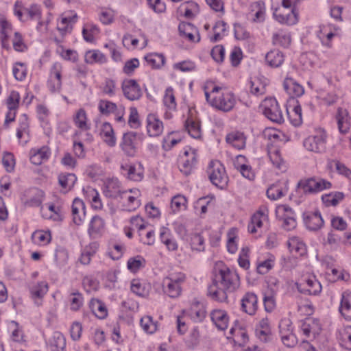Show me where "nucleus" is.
I'll use <instances>...</instances> for the list:
<instances>
[{
  "label": "nucleus",
  "mask_w": 351,
  "mask_h": 351,
  "mask_svg": "<svg viewBox=\"0 0 351 351\" xmlns=\"http://www.w3.org/2000/svg\"><path fill=\"white\" fill-rule=\"evenodd\" d=\"M302 330L307 337H315L320 332L321 326L318 321L308 319L303 323Z\"/></svg>",
  "instance_id": "39"
},
{
  "label": "nucleus",
  "mask_w": 351,
  "mask_h": 351,
  "mask_svg": "<svg viewBox=\"0 0 351 351\" xmlns=\"http://www.w3.org/2000/svg\"><path fill=\"white\" fill-rule=\"evenodd\" d=\"M42 215L44 218L60 221L62 219L61 210L53 204H46L41 208Z\"/></svg>",
  "instance_id": "37"
},
{
  "label": "nucleus",
  "mask_w": 351,
  "mask_h": 351,
  "mask_svg": "<svg viewBox=\"0 0 351 351\" xmlns=\"http://www.w3.org/2000/svg\"><path fill=\"white\" fill-rule=\"evenodd\" d=\"M105 230V220L98 215L93 216L88 223L87 232L92 238L101 237L104 233Z\"/></svg>",
  "instance_id": "18"
},
{
  "label": "nucleus",
  "mask_w": 351,
  "mask_h": 351,
  "mask_svg": "<svg viewBox=\"0 0 351 351\" xmlns=\"http://www.w3.org/2000/svg\"><path fill=\"white\" fill-rule=\"evenodd\" d=\"M273 43L276 45L287 47L291 43L290 33L285 31H279L273 36Z\"/></svg>",
  "instance_id": "56"
},
{
  "label": "nucleus",
  "mask_w": 351,
  "mask_h": 351,
  "mask_svg": "<svg viewBox=\"0 0 351 351\" xmlns=\"http://www.w3.org/2000/svg\"><path fill=\"white\" fill-rule=\"evenodd\" d=\"M276 215L278 220L282 222V226L285 230H293L297 222L293 209L287 205L280 204L276 208Z\"/></svg>",
  "instance_id": "9"
},
{
  "label": "nucleus",
  "mask_w": 351,
  "mask_h": 351,
  "mask_svg": "<svg viewBox=\"0 0 351 351\" xmlns=\"http://www.w3.org/2000/svg\"><path fill=\"white\" fill-rule=\"evenodd\" d=\"M77 178L73 173L61 174L58 177L60 185L66 191L70 190L74 186Z\"/></svg>",
  "instance_id": "60"
},
{
  "label": "nucleus",
  "mask_w": 351,
  "mask_h": 351,
  "mask_svg": "<svg viewBox=\"0 0 351 351\" xmlns=\"http://www.w3.org/2000/svg\"><path fill=\"white\" fill-rule=\"evenodd\" d=\"M287 245L290 254L293 256H302L307 252L305 243L299 237H292L289 238Z\"/></svg>",
  "instance_id": "25"
},
{
  "label": "nucleus",
  "mask_w": 351,
  "mask_h": 351,
  "mask_svg": "<svg viewBox=\"0 0 351 351\" xmlns=\"http://www.w3.org/2000/svg\"><path fill=\"white\" fill-rule=\"evenodd\" d=\"M273 16L280 24L293 25L299 20L297 6L289 0H281V3L274 10Z\"/></svg>",
  "instance_id": "4"
},
{
  "label": "nucleus",
  "mask_w": 351,
  "mask_h": 351,
  "mask_svg": "<svg viewBox=\"0 0 351 351\" xmlns=\"http://www.w3.org/2000/svg\"><path fill=\"white\" fill-rule=\"evenodd\" d=\"M327 132L321 127H317L310 131L303 141L304 149L315 154L324 153L326 149Z\"/></svg>",
  "instance_id": "3"
},
{
  "label": "nucleus",
  "mask_w": 351,
  "mask_h": 351,
  "mask_svg": "<svg viewBox=\"0 0 351 351\" xmlns=\"http://www.w3.org/2000/svg\"><path fill=\"white\" fill-rule=\"evenodd\" d=\"M51 240L50 231L38 230L34 232L32 234V242L38 246H45L49 244Z\"/></svg>",
  "instance_id": "47"
},
{
  "label": "nucleus",
  "mask_w": 351,
  "mask_h": 351,
  "mask_svg": "<svg viewBox=\"0 0 351 351\" xmlns=\"http://www.w3.org/2000/svg\"><path fill=\"white\" fill-rule=\"evenodd\" d=\"M77 20V14L72 11L64 12L57 23V29L61 35H64L70 32L72 25Z\"/></svg>",
  "instance_id": "19"
},
{
  "label": "nucleus",
  "mask_w": 351,
  "mask_h": 351,
  "mask_svg": "<svg viewBox=\"0 0 351 351\" xmlns=\"http://www.w3.org/2000/svg\"><path fill=\"white\" fill-rule=\"evenodd\" d=\"M197 153L195 149L187 147L180 156L179 164L180 171L185 174L190 173L196 162Z\"/></svg>",
  "instance_id": "13"
},
{
  "label": "nucleus",
  "mask_w": 351,
  "mask_h": 351,
  "mask_svg": "<svg viewBox=\"0 0 351 351\" xmlns=\"http://www.w3.org/2000/svg\"><path fill=\"white\" fill-rule=\"evenodd\" d=\"M180 36L191 43H198L200 36L197 29L189 23H181L178 26Z\"/></svg>",
  "instance_id": "20"
},
{
  "label": "nucleus",
  "mask_w": 351,
  "mask_h": 351,
  "mask_svg": "<svg viewBox=\"0 0 351 351\" xmlns=\"http://www.w3.org/2000/svg\"><path fill=\"white\" fill-rule=\"evenodd\" d=\"M304 220L307 228L312 230L319 229L324 224V220L318 212L308 214Z\"/></svg>",
  "instance_id": "52"
},
{
  "label": "nucleus",
  "mask_w": 351,
  "mask_h": 351,
  "mask_svg": "<svg viewBox=\"0 0 351 351\" xmlns=\"http://www.w3.org/2000/svg\"><path fill=\"white\" fill-rule=\"evenodd\" d=\"M100 136L103 141L110 147L116 145V136L110 123L105 122L101 125Z\"/></svg>",
  "instance_id": "36"
},
{
  "label": "nucleus",
  "mask_w": 351,
  "mask_h": 351,
  "mask_svg": "<svg viewBox=\"0 0 351 351\" xmlns=\"http://www.w3.org/2000/svg\"><path fill=\"white\" fill-rule=\"evenodd\" d=\"M204 90L206 101L218 110L224 112L230 111L236 104L234 95L226 86H220L213 82H206Z\"/></svg>",
  "instance_id": "2"
},
{
  "label": "nucleus",
  "mask_w": 351,
  "mask_h": 351,
  "mask_svg": "<svg viewBox=\"0 0 351 351\" xmlns=\"http://www.w3.org/2000/svg\"><path fill=\"white\" fill-rule=\"evenodd\" d=\"M184 126L186 130L192 138L196 139L201 138L202 131L199 121L189 118L186 121Z\"/></svg>",
  "instance_id": "44"
},
{
  "label": "nucleus",
  "mask_w": 351,
  "mask_h": 351,
  "mask_svg": "<svg viewBox=\"0 0 351 351\" xmlns=\"http://www.w3.org/2000/svg\"><path fill=\"white\" fill-rule=\"evenodd\" d=\"M84 60L88 64H102L106 62V58L100 51L92 49L86 52Z\"/></svg>",
  "instance_id": "54"
},
{
  "label": "nucleus",
  "mask_w": 351,
  "mask_h": 351,
  "mask_svg": "<svg viewBox=\"0 0 351 351\" xmlns=\"http://www.w3.org/2000/svg\"><path fill=\"white\" fill-rule=\"evenodd\" d=\"M164 130L162 121L155 114H149L146 118V130L149 137H158Z\"/></svg>",
  "instance_id": "16"
},
{
  "label": "nucleus",
  "mask_w": 351,
  "mask_h": 351,
  "mask_svg": "<svg viewBox=\"0 0 351 351\" xmlns=\"http://www.w3.org/2000/svg\"><path fill=\"white\" fill-rule=\"evenodd\" d=\"M207 173L211 182L215 186L223 188L228 183V178L223 165L218 160L210 162Z\"/></svg>",
  "instance_id": "7"
},
{
  "label": "nucleus",
  "mask_w": 351,
  "mask_h": 351,
  "mask_svg": "<svg viewBox=\"0 0 351 351\" xmlns=\"http://www.w3.org/2000/svg\"><path fill=\"white\" fill-rule=\"evenodd\" d=\"M146 261L141 256H136L128 259L127 263L128 269L132 273L137 272L145 266Z\"/></svg>",
  "instance_id": "59"
},
{
  "label": "nucleus",
  "mask_w": 351,
  "mask_h": 351,
  "mask_svg": "<svg viewBox=\"0 0 351 351\" xmlns=\"http://www.w3.org/2000/svg\"><path fill=\"white\" fill-rule=\"evenodd\" d=\"M170 207L174 213L184 211L187 208V199L183 195H176L171 198Z\"/></svg>",
  "instance_id": "53"
},
{
  "label": "nucleus",
  "mask_w": 351,
  "mask_h": 351,
  "mask_svg": "<svg viewBox=\"0 0 351 351\" xmlns=\"http://www.w3.org/2000/svg\"><path fill=\"white\" fill-rule=\"evenodd\" d=\"M136 133L128 132L123 135L121 147L123 151L129 156H134L136 151Z\"/></svg>",
  "instance_id": "24"
},
{
  "label": "nucleus",
  "mask_w": 351,
  "mask_h": 351,
  "mask_svg": "<svg viewBox=\"0 0 351 351\" xmlns=\"http://www.w3.org/2000/svg\"><path fill=\"white\" fill-rule=\"evenodd\" d=\"M274 261L275 257L271 254H269L265 261H259L256 267L258 273L267 274L274 267Z\"/></svg>",
  "instance_id": "64"
},
{
  "label": "nucleus",
  "mask_w": 351,
  "mask_h": 351,
  "mask_svg": "<svg viewBox=\"0 0 351 351\" xmlns=\"http://www.w3.org/2000/svg\"><path fill=\"white\" fill-rule=\"evenodd\" d=\"M338 129L340 133L346 134L349 131L351 123L348 112L346 110L339 109L337 114Z\"/></svg>",
  "instance_id": "38"
},
{
  "label": "nucleus",
  "mask_w": 351,
  "mask_h": 351,
  "mask_svg": "<svg viewBox=\"0 0 351 351\" xmlns=\"http://www.w3.org/2000/svg\"><path fill=\"white\" fill-rule=\"evenodd\" d=\"M72 221L76 226L82 225L86 219V206L84 202L75 198L71 206Z\"/></svg>",
  "instance_id": "15"
},
{
  "label": "nucleus",
  "mask_w": 351,
  "mask_h": 351,
  "mask_svg": "<svg viewBox=\"0 0 351 351\" xmlns=\"http://www.w3.org/2000/svg\"><path fill=\"white\" fill-rule=\"evenodd\" d=\"M199 11V5L194 1H186L182 3L178 9V14L185 18H193Z\"/></svg>",
  "instance_id": "32"
},
{
  "label": "nucleus",
  "mask_w": 351,
  "mask_h": 351,
  "mask_svg": "<svg viewBox=\"0 0 351 351\" xmlns=\"http://www.w3.org/2000/svg\"><path fill=\"white\" fill-rule=\"evenodd\" d=\"M243 310L249 315H254L258 309V299L253 293H247L241 300Z\"/></svg>",
  "instance_id": "29"
},
{
  "label": "nucleus",
  "mask_w": 351,
  "mask_h": 351,
  "mask_svg": "<svg viewBox=\"0 0 351 351\" xmlns=\"http://www.w3.org/2000/svg\"><path fill=\"white\" fill-rule=\"evenodd\" d=\"M266 62L269 66L274 68L280 66L285 61V55L278 49L269 51L265 56Z\"/></svg>",
  "instance_id": "41"
},
{
  "label": "nucleus",
  "mask_w": 351,
  "mask_h": 351,
  "mask_svg": "<svg viewBox=\"0 0 351 351\" xmlns=\"http://www.w3.org/2000/svg\"><path fill=\"white\" fill-rule=\"evenodd\" d=\"M131 291L136 295L141 297L149 295L152 289L151 285L138 279H134L131 282Z\"/></svg>",
  "instance_id": "35"
},
{
  "label": "nucleus",
  "mask_w": 351,
  "mask_h": 351,
  "mask_svg": "<svg viewBox=\"0 0 351 351\" xmlns=\"http://www.w3.org/2000/svg\"><path fill=\"white\" fill-rule=\"evenodd\" d=\"M266 5L263 1L252 2L250 5L249 16L254 23H262L266 16Z\"/></svg>",
  "instance_id": "17"
},
{
  "label": "nucleus",
  "mask_w": 351,
  "mask_h": 351,
  "mask_svg": "<svg viewBox=\"0 0 351 351\" xmlns=\"http://www.w3.org/2000/svg\"><path fill=\"white\" fill-rule=\"evenodd\" d=\"M1 41L3 47L8 48V37L12 33V25L5 20H1L0 22Z\"/></svg>",
  "instance_id": "63"
},
{
  "label": "nucleus",
  "mask_w": 351,
  "mask_h": 351,
  "mask_svg": "<svg viewBox=\"0 0 351 351\" xmlns=\"http://www.w3.org/2000/svg\"><path fill=\"white\" fill-rule=\"evenodd\" d=\"M213 322L219 330H223L227 328L229 322V317L224 310L215 309L210 313Z\"/></svg>",
  "instance_id": "31"
},
{
  "label": "nucleus",
  "mask_w": 351,
  "mask_h": 351,
  "mask_svg": "<svg viewBox=\"0 0 351 351\" xmlns=\"http://www.w3.org/2000/svg\"><path fill=\"white\" fill-rule=\"evenodd\" d=\"M337 28L330 24H323L319 26L317 35L322 43L326 46H330L332 38L337 34Z\"/></svg>",
  "instance_id": "28"
},
{
  "label": "nucleus",
  "mask_w": 351,
  "mask_h": 351,
  "mask_svg": "<svg viewBox=\"0 0 351 351\" xmlns=\"http://www.w3.org/2000/svg\"><path fill=\"white\" fill-rule=\"evenodd\" d=\"M100 112L105 115L113 114L116 121L125 123L124 114L125 107L120 105L117 106L116 104L108 101L101 100L98 105Z\"/></svg>",
  "instance_id": "11"
},
{
  "label": "nucleus",
  "mask_w": 351,
  "mask_h": 351,
  "mask_svg": "<svg viewBox=\"0 0 351 351\" xmlns=\"http://www.w3.org/2000/svg\"><path fill=\"white\" fill-rule=\"evenodd\" d=\"M99 248V243L97 242H92L86 245L80 257V262L83 265H88L92 257L96 254Z\"/></svg>",
  "instance_id": "49"
},
{
  "label": "nucleus",
  "mask_w": 351,
  "mask_h": 351,
  "mask_svg": "<svg viewBox=\"0 0 351 351\" xmlns=\"http://www.w3.org/2000/svg\"><path fill=\"white\" fill-rule=\"evenodd\" d=\"M341 345L348 350H351V326H346L339 333Z\"/></svg>",
  "instance_id": "62"
},
{
  "label": "nucleus",
  "mask_w": 351,
  "mask_h": 351,
  "mask_svg": "<svg viewBox=\"0 0 351 351\" xmlns=\"http://www.w3.org/2000/svg\"><path fill=\"white\" fill-rule=\"evenodd\" d=\"M298 186L304 193H313L330 189L332 184L322 178H308L301 180Z\"/></svg>",
  "instance_id": "10"
},
{
  "label": "nucleus",
  "mask_w": 351,
  "mask_h": 351,
  "mask_svg": "<svg viewBox=\"0 0 351 351\" xmlns=\"http://www.w3.org/2000/svg\"><path fill=\"white\" fill-rule=\"evenodd\" d=\"M288 191L287 182H278L269 187L267 195L269 199L276 200L284 196Z\"/></svg>",
  "instance_id": "30"
},
{
  "label": "nucleus",
  "mask_w": 351,
  "mask_h": 351,
  "mask_svg": "<svg viewBox=\"0 0 351 351\" xmlns=\"http://www.w3.org/2000/svg\"><path fill=\"white\" fill-rule=\"evenodd\" d=\"M69 303L71 311L74 312L80 311L84 304L82 294L78 291H73L69 295Z\"/></svg>",
  "instance_id": "55"
},
{
  "label": "nucleus",
  "mask_w": 351,
  "mask_h": 351,
  "mask_svg": "<svg viewBox=\"0 0 351 351\" xmlns=\"http://www.w3.org/2000/svg\"><path fill=\"white\" fill-rule=\"evenodd\" d=\"M268 155L270 161L274 167L281 171L285 170V162L281 156L280 150L277 147H270L268 150Z\"/></svg>",
  "instance_id": "45"
},
{
  "label": "nucleus",
  "mask_w": 351,
  "mask_h": 351,
  "mask_svg": "<svg viewBox=\"0 0 351 351\" xmlns=\"http://www.w3.org/2000/svg\"><path fill=\"white\" fill-rule=\"evenodd\" d=\"M141 191L138 189H132L123 191L121 198L125 210L133 211L141 205Z\"/></svg>",
  "instance_id": "12"
},
{
  "label": "nucleus",
  "mask_w": 351,
  "mask_h": 351,
  "mask_svg": "<svg viewBox=\"0 0 351 351\" xmlns=\"http://www.w3.org/2000/svg\"><path fill=\"white\" fill-rule=\"evenodd\" d=\"M296 288L301 293L310 295H318L321 293L322 287L316 276L312 274H306L301 276L295 282Z\"/></svg>",
  "instance_id": "6"
},
{
  "label": "nucleus",
  "mask_w": 351,
  "mask_h": 351,
  "mask_svg": "<svg viewBox=\"0 0 351 351\" xmlns=\"http://www.w3.org/2000/svg\"><path fill=\"white\" fill-rule=\"evenodd\" d=\"M75 125L82 131H86L90 129V123L84 109L80 108L76 110L73 117Z\"/></svg>",
  "instance_id": "34"
},
{
  "label": "nucleus",
  "mask_w": 351,
  "mask_h": 351,
  "mask_svg": "<svg viewBox=\"0 0 351 351\" xmlns=\"http://www.w3.org/2000/svg\"><path fill=\"white\" fill-rule=\"evenodd\" d=\"M121 169L125 172L128 178L133 181H141L143 178L144 169L141 164L125 165Z\"/></svg>",
  "instance_id": "27"
},
{
  "label": "nucleus",
  "mask_w": 351,
  "mask_h": 351,
  "mask_svg": "<svg viewBox=\"0 0 351 351\" xmlns=\"http://www.w3.org/2000/svg\"><path fill=\"white\" fill-rule=\"evenodd\" d=\"M226 142L238 149L245 146V137L239 132H232L226 136Z\"/></svg>",
  "instance_id": "51"
},
{
  "label": "nucleus",
  "mask_w": 351,
  "mask_h": 351,
  "mask_svg": "<svg viewBox=\"0 0 351 351\" xmlns=\"http://www.w3.org/2000/svg\"><path fill=\"white\" fill-rule=\"evenodd\" d=\"M140 324L142 329L148 334H153L158 330V323L152 317L146 315L141 319Z\"/></svg>",
  "instance_id": "58"
},
{
  "label": "nucleus",
  "mask_w": 351,
  "mask_h": 351,
  "mask_svg": "<svg viewBox=\"0 0 351 351\" xmlns=\"http://www.w3.org/2000/svg\"><path fill=\"white\" fill-rule=\"evenodd\" d=\"M89 308L91 312L99 319H104L108 315V309L104 302L95 298L90 300Z\"/></svg>",
  "instance_id": "42"
},
{
  "label": "nucleus",
  "mask_w": 351,
  "mask_h": 351,
  "mask_svg": "<svg viewBox=\"0 0 351 351\" xmlns=\"http://www.w3.org/2000/svg\"><path fill=\"white\" fill-rule=\"evenodd\" d=\"M344 198V194L342 192H335L322 195V199L324 204L327 206H336Z\"/></svg>",
  "instance_id": "57"
},
{
  "label": "nucleus",
  "mask_w": 351,
  "mask_h": 351,
  "mask_svg": "<svg viewBox=\"0 0 351 351\" xmlns=\"http://www.w3.org/2000/svg\"><path fill=\"white\" fill-rule=\"evenodd\" d=\"M239 285L238 274L223 262H217L213 282L208 287V295L216 301L224 302L228 298L227 292L236 290Z\"/></svg>",
  "instance_id": "1"
},
{
  "label": "nucleus",
  "mask_w": 351,
  "mask_h": 351,
  "mask_svg": "<svg viewBox=\"0 0 351 351\" xmlns=\"http://www.w3.org/2000/svg\"><path fill=\"white\" fill-rule=\"evenodd\" d=\"M183 137V133L181 132L176 131L169 132L164 137L162 146L166 149H170L180 143Z\"/></svg>",
  "instance_id": "50"
},
{
  "label": "nucleus",
  "mask_w": 351,
  "mask_h": 351,
  "mask_svg": "<svg viewBox=\"0 0 351 351\" xmlns=\"http://www.w3.org/2000/svg\"><path fill=\"white\" fill-rule=\"evenodd\" d=\"M51 155V149L47 146H43L40 148H34L29 152L30 162L35 165H40L47 161Z\"/></svg>",
  "instance_id": "23"
},
{
  "label": "nucleus",
  "mask_w": 351,
  "mask_h": 351,
  "mask_svg": "<svg viewBox=\"0 0 351 351\" xmlns=\"http://www.w3.org/2000/svg\"><path fill=\"white\" fill-rule=\"evenodd\" d=\"M339 311L346 320H351V290L343 293Z\"/></svg>",
  "instance_id": "40"
},
{
  "label": "nucleus",
  "mask_w": 351,
  "mask_h": 351,
  "mask_svg": "<svg viewBox=\"0 0 351 351\" xmlns=\"http://www.w3.org/2000/svg\"><path fill=\"white\" fill-rule=\"evenodd\" d=\"M266 91V85L259 77H253L250 81V92L255 95H262Z\"/></svg>",
  "instance_id": "61"
},
{
  "label": "nucleus",
  "mask_w": 351,
  "mask_h": 351,
  "mask_svg": "<svg viewBox=\"0 0 351 351\" xmlns=\"http://www.w3.org/2000/svg\"><path fill=\"white\" fill-rule=\"evenodd\" d=\"M160 238L169 250L175 251L178 249V243L171 237V231L168 228L162 227L160 229Z\"/></svg>",
  "instance_id": "48"
},
{
  "label": "nucleus",
  "mask_w": 351,
  "mask_h": 351,
  "mask_svg": "<svg viewBox=\"0 0 351 351\" xmlns=\"http://www.w3.org/2000/svg\"><path fill=\"white\" fill-rule=\"evenodd\" d=\"M256 335L263 341H268L271 336V328L269 319H261L256 327Z\"/></svg>",
  "instance_id": "33"
},
{
  "label": "nucleus",
  "mask_w": 351,
  "mask_h": 351,
  "mask_svg": "<svg viewBox=\"0 0 351 351\" xmlns=\"http://www.w3.org/2000/svg\"><path fill=\"white\" fill-rule=\"evenodd\" d=\"M261 108L264 115L271 121L280 123L283 121L282 112L275 99H265L262 101Z\"/></svg>",
  "instance_id": "8"
},
{
  "label": "nucleus",
  "mask_w": 351,
  "mask_h": 351,
  "mask_svg": "<svg viewBox=\"0 0 351 351\" xmlns=\"http://www.w3.org/2000/svg\"><path fill=\"white\" fill-rule=\"evenodd\" d=\"M186 280V276L181 272L173 273L165 277L162 287L165 294L171 298H177L182 294V285Z\"/></svg>",
  "instance_id": "5"
},
{
  "label": "nucleus",
  "mask_w": 351,
  "mask_h": 351,
  "mask_svg": "<svg viewBox=\"0 0 351 351\" xmlns=\"http://www.w3.org/2000/svg\"><path fill=\"white\" fill-rule=\"evenodd\" d=\"M239 229L231 228L227 232V249L231 254H234L238 250Z\"/></svg>",
  "instance_id": "46"
},
{
  "label": "nucleus",
  "mask_w": 351,
  "mask_h": 351,
  "mask_svg": "<svg viewBox=\"0 0 351 351\" xmlns=\"http://www.w3.org/2000/svg\"><path fill=\"white\" fill-rule=\"evenodd\" d=\"M232 340L234 345L243 346L248 341V335L245 328L236 323L230 330V335L227 337Z\"/></svg>",
  "instance_id": "22"
},
{
  "label": "nucleus",
  "mask_w": 351,
  "mask_h": 351,
  "mask_svg": "<svg viewBox=\"0 0 351 351\" xmlns=\"http://www.w3.org/2000/svg\"><path fill=\"white\" fill-rule=\"evenodd\" d=\"M121 88L124 96L129 100H137L142 95L141 86L135 80H124L122 82Z\"/></svg>",
  "instance_id": "14"
},
{
  "label": "nucleus",
  "mask_w": 351,
  "mask_h": 351,
  "mask_svg": "<svg viewBox=\"0 0 351 351\" xmlns=\"http://www.w3.org/2000/svg\"><path fill=\"white\" fill-rule=\"evenodd\" d=\"M287 113L290 121L294 125H300L302 122V108L298 101H294L293 106H289Z\"/></svg>",
  "instance_id": "43"
},
{
  "label": "nucleus",
  "mask_w": 351,
  "mask_h": 351,
  "mask_svg": "<svg viewBox=\"0 0 351 351\" xmlns=\"http://www.w3.org/2000/svg\"><path fill=\"white\" fill-rule=\"evenodd\" d=\"M283 88L291 97H301L304 93L302 85L291 77H287L283 82Z\"/></svg>",
  "instance_id": "26"
},
{
  "label": "nucleus",
  "mask_w": 351,
  "mask_h": 351,
  "mask_svg": "<svg viewBox=\"0 0 351 351\" xmlns=\"http://www.w3.org/2000/svg\"><path fill=\"white\" fill-rule=\"evenodd\" d=\"M268 221V214L265 210H258L251 217L247 226L248 232L251 234L258 232L263 224Z\"/></svg>",
  "instance_id": "21"
}]
</instances>
